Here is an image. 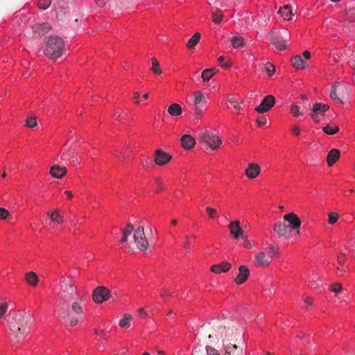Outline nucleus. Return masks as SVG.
Returning <instances> with one entry per match:
<instances>
[{"label": "nucleus", "instance_id": "f257e3e1", "mask_svg": "<svg viewBox=\"0 0 355 355\" xmlns=\"http://www.w3.org/2000/svg\"><path fill=\"white\" fill-rule=\"evenodd\" d=\"M33 318L28 312L17 313L10 322V329L18 341L24 340L31 331Z\"/></svg>", "mask_w": 355, "mask_h": 355}, {"label": "nucleus", "instance_id": "f03ea898", "mask_svg": "<svg viewBox=\"0 0 355 355\" xmlns=\"http://www.w3.org/2000/svg\"><path fill=\"white\" fill-rule=\"evenodd\" d=\"M132 233H133V238L137 248L141 251L146 250L148 244L147 236L144 233V228L140 226L139 223H128L127 227L123 230V237L120 243L126 242L128 237Z\"/></svg>", "mask_w": 355, "mask_h": 355}, {"label": "nucleus", "instance_id": "7ed1b4c3", "mask_svg": "<svg viewBox=\"0 0 355 355\" xmlns=\"http://www.w3.org/2000/svg\"><path fill=\"white\" fill-rule=\"evenodd\" d=\"M64 42L58 36H49L46 42L43 52L45 55L51 59L60 57L63 53Z\"/></svg>", "mask_w": 355, "mask_h": 355}, {"label": "nucleus", "instance_id": "20e7f679", "mask_svg": "<svg viewBox=\"0 0 355 355\" xmlns=\"http://www.w3.org/2000/svg\"><path fill=\"white\" fill-rule=\"evenodd\" d=\"M301 223H277L273 230L279 237L297 236Z\"/></svg>", "mask_w": 355, "mask_h": 355}, {"label": "nucleus", "instance_id": "39448f33", "mask_svg": "<svg viewBox=\"0 0 355 355\" xmlns=\"http://www.w3.org/2000/svg\"><path fill=\"white\" fill-rule=\"evenodd\" d=\"M220 339L224 344L234 341L241 336V331L232 325L218 326Z\"/></svg>", "mask_w": 355, "mask_h": 355}, {"label": "nucleus", "instance_id": "423d86ee", "mask_svg": "<svg viewBox=\"0 0 355 355\" xmlns=\"http://www.w3.org/2000/svg\"><path fill=\"white\" fill-rule=\"evenodd\" d=\"M200 140L202 145L208 146L214 150L218 149L222 144V140L218 136L207 131L200 135Z\"/></svg>", "mask_w": 355, "mask_h": 355}, {"label": "nucleus", "instance_id": "0eeeda50", "mask_svg": "<svg viewBox=\"0 0 355 355\" xmlns=\"http://www.w3.org/2000/svg\"><path fill=\"white\" fill-rule=\"evenodd\" d=\"M75 282L71 278L62 277L61 280L59 297L65 299L71 295L74 291Z\"/></svg>", "mask_w": 355, "mask_h": 355}, {"label": "nucleus", "instance_id": "6e6552de", "mask_svg": "<svg viewBox=\"0 0 355 355\" xmlns=\"http://www.w3.org/2000/svg\"><path fill=\"white\" fill-rule=\"evenodd\" d=\"M110 297V291L105 286H97L93 291L92 298L96 303H103L109 300Z\"/></svg>", "mask_w": 355, "mask_h": 355}, {"label": "nucleus", "instance_id": "1a4fd4ad", "mask_svg": "<svg viewBox=\"0 0 355 355\" xmlns=\"http://www.w3.org/2000/svg\"><path fill=\"white\" fill-rule=\"evenodd\" d=\"M329 109V106L327 104H322L321 103H314L311 111V116L314 122L319 123L320 121V115L323 116Z\"/></svg>", "mask_w": 355, "mask_h": 355}, {"label": "nucleus", "instance_id": "9d476101", "mask_svg": "<svg viewBox=\"0 0 355 355\" xmlns=\"http://www.w3.org/2000/svg\"><path fill=\"white\" fill-rule=\"evenodd\" d=\"M32 32L28 33L29 35L35 37H41L46 34L51 29V26L49 23L35 24L31 26Z\"/></svg>", "mask_w": 355, "mask_h": 355}, {"label": "nucleus", "instance_id": "9b49d317", "mask_svg": "<svg viewBox=\"0 0 355 355\" xmlns=\"http://www.w3.org/2000/svg\"><path fill=\"white\" fill-rule=\"evenodd\" d=\"M275 103V98L272 95H267L261 101L259 106L255 108L258 113H264L271 109Z\"/></svg>", "mask_w": 355, "mask_h": 355}, {"label": "nucleus", "instance_id": "f8f14e48", "mask_svg": "<svg viewBox=\"0 0 355 355\" xmlns=\"http://www.w3.org/2000/svg\"><path fill=\"white\" fill-rule=\"evenodd\" d=\"M269 40L277 49L283 51L286 47V39L276 35L273 31L268 33Z\"/></svg>", "mask_w": 355, "mask_h": 355}, {"label": "nucleus", "instance_id": "ddd939ff", "mask_svg": "<svg viewBox=\"0 0 355 355\" xmlns=\"http://www.w3.org/2000/svg\"><path fill=\"white\" fill-rule=\"evenodd\" d=\"M172 156L158 149L155 153L154 162L158 166H164L170 162Z\"/></svg>", "mask_w": 355, "mask_h": 355}, {"label": "nucleus", "instance_id": "4468645a", "mask_svg": "<svg viewBox=\"0 0 355 355\" xmlns=\"http://www.w3.org/2000/svg\"><path fill=\"white\" fill-rule=\"evenodd\" d=\"M194 110L196 114H200L202 112V105L207 102L203 94L198 91L194 94Z\"/></svg>", "mask_w": 355, "mask_h": 355}, {"label": "nucleus", "instance_id": "2eb2a0df", "mask_svg": "<svg viewBox=\"0 0 355 355\" xmlns=\"http://www.w3.org/2000/svg\"><path fill=\"white\" fill-rule=\"evenodd\" d=\"M241 223H230L229 228L231 234L235 239H245L243 227L240 226Z\"/></svg>", "mask_w": 355, "mask_h": 355}, {"label": "nucleus", "instance_id": "dca6fc26", "mask_svg": "<svg viewBox=\"0 0 355 355\" xmlns=\"http://www.w3.org/2000/svg\"><path fill=\"white\" fill-rule=\"evenodd\" d=\"M271 262V259H269L268 255L266 256V252L261 251L255 255L254 265L257 267H266L268 266Z\"/></svg>", "mask_w": 355, "mask_h": 355}, {"label": "nucleus", "instance_id": "f3484780", "mask_svg": "<svg viewBox=\"0 0 355 355\" xmlns=\"http://www.w3.org/2000/svg\"><path fill=\"white\" fill-rule=\"evenodd\" d=\"M225 346L224 355H243L242 347H239L234 343H226Z\"/></svg>", "mask_w": 355, "mask_h": 355}, {"label": "nucleus", "instance_id": "a211bd4d", "mask_svg": "<svg viewBox=\"0 0 355 355\" xmlns=\"http://www.w3.org/2000/svg\"><path fill=\"white\" fill-rule=\"evenodd\" d=\"M239 275L235 278L234 281L236 284H241L244 283L248 278L250 270L246 266H241L239 268Z\"/></svg>", "mask_w": 355, "mask_h": 355}, {"label": "nucleus", "instance_id": "6ab92c4d", "mask_svg": "<svg viewBox=\"0 0 355 355\" xmlns=\"http://www.w3.org/2000/svg\"><path fill=\"white\" fill-rule=\"evenodd\" d=\"M261 172L260 166L254 163L249 164L245 168V175L250 179L257 178Z\"/></svg>", "mask_w": 355, "mask_h": 355}, {"label": "nucleus", "instance_id": "aec40b11", "mask_svg": "<svg viewBox=\"0 0 355 355\" xmlns=\"http://www.w3.org/2000/svg\"><path fill=\"white\" fill-rule=\"evenodd\" d=\"M231 268V264L227 261H223L222 263L213 265L210 270L216 274L220 272H226Z\"/></svg>", "mask_w": 355, "mask_h": 355}, {"label": "nucleus", "instance_id": "412c9836", "mask_svg": "<svg viewBox=\"0 0 355 355\" xmlns=\"http://www.w3.org/2000/svg\"><path fill=\"white\" fill-rule=\"evenodd\" d=\"M16 212H10L3 207H0V220H20Z\"/></svg>", "mask_w": 355, "mask_h": 355}, {"label": "nucleus", "instance_id": "4be33fe9", "mask_svg": "<svg viewBox=\"0 0 355 355\" xmlns=\"http://www.w3.org/2000/svg\"><path fill=\"white\" fill-rule=\"evenodd\" d=\"M67 173V168L64 166L53 165L50 168V174L55 178H62Z\"/></svg>", "mask_w": 355, "mask_h": 355}, {"label": "nucleus", "instance_id": "5701e85b", "mask_svg": "<svg viewBox=\"0 0 355 355\" xmlns=\"http://www.w3.org/2000/svg\"><path fill=\"white\" fill-rule=\"evenodd\" d=\"M180 141L182 148L186 150L191 149L196 144L195 139L190 135H184L181 137Z\"/></svg>", "mask_w": 355, "mask_h": 355}, {"label": "nucleus", "instance_id": "b1692460", "mask_svg": "<svg viewBox=\"0 0 355 355\" xmlns=\"http://www.w3.org/2000/svg\"><path fill=\"white\" fill-rule=\"evenodd\" d=\"M340 151L336 148L331 149L327 154V162L329 166H332L340 157Z\"/></svg>", "mask_w": 355, "mask_h": 355}, {"label": "nucleus", "instance_id": "393cba45", "mask_svg": "<svg viewBox=\"0 0 355 355\" xmlns=\"http://www.w3.org/2000/svg\"><path fill=\"white\" fill-rule=\"evenodd\" d=\"M291 62L293 66L298 69H305L308 66L307 62L304 61L300 55H295L291 59Z\"/></svg>", "mask_w": 355, "mask_h": 355}, {"label": "nucleus", "instance_id": "a878e982", "mask_svg": "<svg viewBox=\"0 0 355 355\" xmlns=\"http://www.w3.org/2000/svg\"><path fill=\"white\" fill-rule=\"evenodd\" d=\"M25 279L28 285L35 287L37 285L39 282L38 276L35 272L30 271L26 273Z\"/></svg>", "mask_w": 355, "mask_h": 355}, {"label": "nucleus", "instance_id": "bb28decb", "mask_svg": "<svg viewBox=\"0 0 355 355\" xmlns=\"http://www.w3.org/2000/svg\"><path fill=\"white\" fill-rule=\"evenodd\" d=\"M278 13L284 19L287 20L291 19V16L293 15V11L291 8V6L288 5L284 6V7L281 8Z\"/></svg>", "mask_w": 355, "mask_h": 355}, {"label": "nucleus", "instance_id": "cd10ccee", "mask_svg": "<svg viewBox=\"0 0 355 355\" xmlns=\"http://www.w3.org/2000/svg\"><path fill=\"white\" fill-rule=\"evenodd\" d=\"M168 112L171 116H180L182 114V107L178 103H172L168 107Z\"/></svg>", "mask_w": 355, "mask_h": 355}, {"label": "nucleus", "instance_id": "c85d7f7f", "mask_svg": "<svg viewBox=\"0 0 355 355\" xmlns=\"http://www.w3.org/2000/svg\"><path fill=\"white\" fill-rule=\"evenodd\" d=\"M279 252V248L277 245H270L268 246L267 250V255L270 259H272L273 257H276Z\"/></svg>", "mask_w": 355, "mask_h": 355}, {"label": "nucleus", "instance_id": "c756f323", "mask_svg": "<svg viewBox=\"0 0 355 355\" xmlns=\"http://www.w3.org/2000/svg\"><path fill=\"white\" fill-rule=\"evenodd\" d=\"M200 39V33H196L187 42V47L189 49H191L194 48L196 44L199 42Z\"/></svg>", "mask_w": 355, "mask_h": 355}, {"label": "nucleus", "instance_id": "7c9ffc66", "mask_svg": "<svg viewBox=\"0 0 355 355\" xmlns=\"http://www.w3.org/2000/svg\"><path fill=\"white\" fill-rule=\"evenodd\" d=\"M215 73L216 69L214 68L207 69L202 71L201 77L203 81H209Z\"/></svg>", "mask_w": 355, "mask_h": 355}, {"label": "nucleus", "instance_id": "2f4dec72", "mask_svg": "<svg viewBox=\"0 0 355 355\" xmlns=\"http://www.w3.org/2000/svg\"><path fill=\"white\" fill-rule=\"evenodd\" d=\"M48 218L52 221V222H59L63 221L65 220L64 218V216L61 215L58 211H55L52 213H48Z\"/></svg>", "mask_w": 355, "mask_h": 355}, {"label": "nucleus", "instance_id": "473e14b6", "mask_svg": "<svg viewBox=\"0 0 355 355\" xmlns=\"http://www.w3.org/2000/svg\"><path fill=\"white\" fill-rule=\"evenodd\" d=\"M132 316L130 314L125 313L123 315V319L119 321V325L122 328H128L130 327V320H132Z\"/></svg>", "mask_w": 355, "mask_h": 355}, {"label": "nucleus", "instance_id": "72a5a7b5", "mask_svg": "<svg viewBox=\"0 0 355 355\" xmlns=\"http://www.w3.org/2000/svg\"><path fill=\"white\" fill-rule=\"evenodd\" d=\"M330 96L332 100L337 101L340 103H343V100L338 96V93L337 92V84H335L332 86L330 92Z\"/></svg>", "mask_w": 355, "mask_h": 355}, {"label": "nucleus", "instance_id": "f704fd0d", "mask_svg": "<svg viewBox=\"0 0 355 355\" xmlns=\"http://www.w3.org/2000/svg\"><path fill=\"white\" fill-rule=\"evenodd\" d=\"M303 220L305 218L303 217ZM284 220L286 222H301L302 218H300L295 214L291 212L284 216Z\"/></svg>", "mask_w": 355, "mask_h": 355}, {"label": "nucleus", "instance_id": "c9c22d12", "mask_svg": "<svg viewBox=\"0 0 355 355\" xmlns=\"http://www.w3.org/2000/svg\"><path fill=\"white\" fill-rule=\"evenodd\" d=\"M231 43L234 48H240L244 44L243 39L241 36L232 37Z\"/></svg>", "mask_w": 355, "mask_h": 355}, {"label": "nucleus", "instance_id": "e433bc0d", "mask_svg": "<svg viewBox=\"0 0 355 355\" xmlns=\"http://www.w3.org/2000/svg\"><path fill=\"white\" fill-rule=\"evenodd\" d=\"M223 19V14L222 11L219 9H216L215 11H214L211 14V19L212 21L218 24Z\"/></svg>", "mask_w": 355, "mask_h": 355}, {"label": "nucleus", "instance_id": "4c0bfd02", "mask_svg": "<svg viewBox=\"0 0 355 355\" xmlns=\"http://www.w3.org/2000/svg\"><path fill=\"white\" fill-rule=\"evenodd\" d=\"M151 62H152L151 70L153 71V73L157 75L161 74L162 71V69L160 68L158 61L155 58H153L151 59Z\"/></svg>", "mask_w": 355, "mask_h": 355}, {"label": "nucleus", "instance_id": "58836bf2", "mask_svg": "<svg viewBox=\"0 0 355 355\" xmlns=\"http://www.w3.org/2000/svg\"><path fill=\"white\" fill-rule=\"evenodd\" d=\"M322 130L327 135H332L338 132V131L339 130V128L338 126L332 127L330 125H327L322 128Z\"/></svg>", "mask_w": 355, "mask_h": 355}, {"label": "nucleus", "instance_id": "ea45409f", "mask_svg": "<svg viewBox=\"0 0 355 355\" xmlns=\"http://www.w3.org/2000/svg\"><path fill=\"white\" fill-rule=\"evenodd\" d=\"M207 337L209 339L214 338L215 340H216L218 341L219 340H221L220 339V333H219V331H218V326L214 327L212 328L211 333L208 334Z\"/></svg>", "mask_w": 355, "mask_h": 355}, {"label": "nucleus", "instance_id": "a19ab883", "mask_svg": "<svg viewBox=\"0 0 355 355\" xmlns=\"http://www.w3.org/2000/svg\"><path fill=\"white\" fill-rule=\"evenodd\" d=\"M290 112L295 117H298L302 114L300 112V107L295 104H292L291 105Z\"/></svg>", "mask_w": 355, "mask_h": 355}, {"label": "nucleus", "instance_id": "79ce46f5", "mask_svg": "<svg viewBox=\"0 0 355 355\" xmlns=\"http://www.w3.org/2000/svg\"><path fill=\"white\" fill-rule=\"evenodd\" d=\"M51 4V0H40L37 6L41 10L47 9Z\"/></svg>", "mask_w": 355, "mask_h": 355}, {"label": "nucleus", "instance_id": "37998d69", "mask_svg": "<svg viewBox=\"0 0 355 355\" xmlns=\"http://www.w3.org/2000/svg\"><path fill=\"white\" fill-rule=\"evenodd\" d=\"M26 124L30 128L35 127L37 124L36 117L33 116L28 117L26 121Z\"/></svg>", "mask_w": 355, "mask_h": 355}, {"label": "nucleus", "instance_id": "c03bdc74", "mask_svg": "<svg viewBox=\"0 0 355 355\" xmlns=\"http://www.w3.org/2000/svg\"><path fill=\"white\" fill-rule=\"evenodd\" d=\"M265 69L268 76H272L275 72V66L270 62L266 63Z\"/></svg>", "mask_w": 355, "mask_h": 355}, {"label": "nucleus", "instance_id": "a18cd8bd", "mask_svg": "<svg viewBox=\"0 0 355 355\" xmlns=\"http://www.w3.org/2000/svg\"><path fill=\"white\" fill-rule=\"evenodd\" d=\"M71 309H72V311L76 314H81L83 313L82 306L77 302H73V304L71 305Z\"/></svg>", "mask_w": 355, "mask_h": 355}, {"label": "nucleus", "instance_id": "49530a36", "mask_svg": "<svg viewBox=\"0 0 355 355\" xmlns=\"http://www.w3.org/2000/svg\"><path fill=\"white\" fill-rule=\"evenodd\" d=\"M206 211L208 216L211 219H214L216 218L217 216V211L215 209H213L211 207H207L206 208Z\"/></svg>", "mask_w": 355, "mask_h": 355}, {"label": "nucleus", "instance_id": "de8ad7c7", "mask_svg": "<svg viewBox=\"0 0 355 355\" xmlns=\"http://www.w3.org/2000/svg\"><path fill=\"white\" fill-rule=\"evenodd\" d=\"M339 218V214L337 212H330L329 214L328 222H337Z\"/></svg>", "mask_w": 355, "mask_h": 355}, {"label": "nucleus", "instance_id": "09e8293b", "mask_svg": "<svg viewBox=\"0 0 355 355\" xmlns=\"http://www.w3.org/2000/svg\"><path fill=\"white\" fill-rule=\"evenodd\" d=\"M347 91V87H341L338 84L337 85V92L338 93V96L342 100L344 98V92Z\"/></svg>", "mask_w": 355, "mask_h": 355}, {"label": "nucleus", "instance_id": "8fccbe9b", "mask_svg": "<svg viewBox=\"0 0 355 355\" xmlns=\"http://www.w3.org/2000/svg\"><path fill=\"white\" fill-rule=\"evenodd\" d=\"M207 355H220L218 350L211 346L206 347Z\"/></svg>", "mask_w": 355, "mask_h": 355}, {"label": "nucleus", "instance_id": "3c124183", "mask_svg": "<svg viewBox=\"0 0 355 355\" xmlns=\"http://www.w3.org/2000/svg\"><path fill=\"white\" fill-rule=\"evenodd\" d=\"M331 289L335 293H338L342 290V286L338 283H336L331 286Z\"/></svg>", "mask_w": 355, "mask_h": 355}, {"label": "nucleus", "instance_id": "603ef678", "mask_svg": "<svg viewBox=\"0 0 355 355\" xmlns=\"http://www.w3.org/2000/svg\"><path fill=\"white\" fill-rule=\"evenodd\" d=\"M267 119L264 116H260L257 119L258 125L262 126L266 124Z\"/></svg>", "mask_w": 355, "mask_h": 355}, {"label": "nucleus", "instance_id": "864d4df0", "mask_svg": "<svg viewBox=\"0 0 355 355\" xmlns=\"http://www.w3.org/2000/svg\"><path fill=\"white\" fill-rule=\"evenodd\" d=\"M229 103L230 104H234V107L236 109V110H241V106L239 105L237 101L236 98H230L229 100H228Z\"/></svg>", "mask_w": 355, "mask_h": 355}, {"label": "nucleus", "instance_id": "5fc2aeb1", "mask_svg": "<svg viewBox=\"0 0 355 355\" xmlns=\"http://www.w3.org/2000/svg\"><path fill=\"white\" fill-rule=\"evenodd\" d=\"M7 311V305L6 304H0V319L6 313Z\"/></svg>", "mask_w": 355, "mask_h": 355}, {"label": "nucleus", "instance_id": "6e6d98bb", "mask_svg": "<svg viewBox=\"0 0 355 355\" xmlns=\"http://www.w3.org/2000/svg\"><path fill=\"white\" fill-rule=\"evenodd\" d=\"M161 295L164 299L171 295V293L168 291L166 288H163L161 291Z\"/></svg>", "mask_w": 355, "mask_h": 355}, {"label": "nucleus", "instance_id": "4d7b16f0", "mask_svg": "<svg viewBox=\"0 0 355 355\" xmlns=\"http://www.w3.org/2000/svg\"><path fill=\"white\" fill-rule=\"evenodd\" d=\"M193 355H205L202 352L198 349L197 347H194L193 349Z\"/></svg>", "mask_w": 355, "mask_h": 355}, {"label": "nucleus", "instance_id": "13d9d810", "mask_svg": "<svg viewBox=\"0 0 355 355\" xmlns=\"http://www.w3.org/2000/svg\"><path fill=\"white\" fill-rule=\"evenodd\" d=\"M292 132L295 135H299L300 133V129L298 126H295L293 129H292Z\"/></svg>", "mask_w": 355, "mask_h": 355}, {"label": "nucleus", "instance_id": "bf43d9fd", "mask_svg": "<svg viewBox=\"0 0 355 355\" xmlns=\"http://www.w3.org/2000/svg\"><path fill=\"white\" fill-rule=\"evenodd\" d=\"M139 96H140L139 92H136L135 93V94H134V100H135V102L136 103H139Z\"/></svg>", "mask_w": 355, "mask_h": 355}, {"label": "nucleus", "instance_id": "052dcab7", "mask_svg": "<svg viewBox=\"0 0 355 355\" xmlns=\"http://www.w3.org/2000/svg\"><path fill=\"white\" fill-rule=\"evenodd\" d=\"M78 324V318H73L70 320V325L73 327L76 326Z\"/></svg>", "mask_w": 355, "mask_h": 355}, {"label": "nucleus", "instance_id": "680f3d73", "mask_svg": "<svg viewBox=\"0 0 355 355\" xmlns=\"http://www.w3.org/2000/svg\"><path fill=\"white\" fill-rule=\"evenodd\" d=\"M107 1V0H96V3L100 7L104 6Z\"/></svg>", "mask_w": 355, "mask_h": 355}, {"label": "nucleus", "instance_id": "e2e57ef3", "mask_svg": "<svg viewBox=\"0 0 355 355\" xmlns=\"http://www.w3.org/2000/svg\"><path fill=\"white\" fill-rule=\"evenodd\" d=\"M304 301L307 306H311L312 304L311 299L309 297H305Z\"/></svg>", "mask_w": 355, "mask_h": 355}, {"label": "nucleus", "instance_id": "0e129e2a", "mask_svg": "<svg viewBox=\"0 0 355 355\" xmlns=\"http://www.w3.org/2000/svg\"><path fill=\"white\" fill-rule=\"evenodd\" d=\"M303 56L304 58L306 59V60H308L311 57V53L309 51H305L304 53H303Z\"/></svg>", "mask_w": 355, "mask_h": 355}, {"label": "nucleus", "instance_id": "69168bd1", "mask_svg": "<svg viewBox=\"0 0 355 355\" xmlns=\"http://www.w3.org/2000/svg\"><path fill=\"white\" fill-rule=\"evenodd\" d=\"M157 184L158 185V188L156 189V192H159L163 189L161 185V182L159 180H157Z\"/></svg>", "mask_w": 355, "mask_h": 355}, {"label": "nucleus", "instance_id": "338daca9", "mask_svg": "<svg viewBox=\"0 0 355 355\" xmlns=\"http://www.w3.org/2000/svg\"><path fill=\"white\" fill-rule=\"evenodd\" d=\"M338 262L341 264H343L344 263V255H340V257H338Z\"/></svg>", "mask_w": 355, "mask_h": 355}, {"label": "nucleus", "instance_id": "774afa93", "mask_svg": "<svg viewBox=\"0 0 355 355\" xmlns=\"http://www.w3.org/2000/svg\"><path fill=\"white\" fill-rule=\"evenodd\" d=\"M65 194L67 196L68 198H71L73 197V194L71 193V191H65Z\"/></svg>", "mask_w": 355, "mask_h": 355}]
</instances>
